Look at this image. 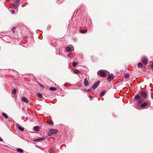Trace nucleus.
<instances>
[{
  "instance_id": "1",
  "label": "nucleus",
  "mask_w": 153,
  "mask_h": 153,
  "mask_svg": "<svg viewBox=\"0 0 153 153\" xmlns=\"http://www.w3.org/2000/svg\"><path fill=\"white\" fill-rule=\"evenodd\" d=\"M97 74L100 75L101 77H105L106 76V74L105 72L102 70H100L97 72Z\"/></svg>"
},
{
  "instance_id": "2",
  "label": "nucleus",
  "mask_w": 153,
  "mask_h": 153,
  "mask_svg": "<svg viewBox=\"0 0 153 153\" xmlns=\"http://www.w3.org/2000/svg\"><path fill=\"white\" fill-rule=\"evenodd\" d=\"M140 94L144 98H146L147 97V93L144 91H141L140 92Z\"/></svg>"
},
{
  "instance_id": "3",
  "label": "nucleus",
  "mask_w": 153,
  "mask_h": 153,
  "mask_svg": "<svg viewBox=\"0 0 153 153\" xmlns=\"http://www.w3.org/2000/svg\"><path fill=\"white\" fill-rule=\"evenodd\" d=\"M57 130L56 129H51L49 132V135H51L52 134H55L57 132Z\"/></svg>"
},
{
  "instance_id": "4",
  "label": "nucleus",
  "mask_w": 153,
  "mask_h": 153,
  "mask_svg": "<svg viewBox=\"0 0 153 153\" xmlns=\"http://www.w3.org/2000/svg\"><path fill=\"white\" fill-rule=\"evenodd\" d=\"M21 100L22 101L27 103L29 102V101L27 98L25 97H22L21 98Z\"/></svg>"
},
{
  "instance_id": "5",
  "label": "nucleus",
  "mask_w": 153,
  "mask_h": 153,
  "mask_svg": "<svg viewBox=\"0 0 153 153\" xmlns=\"http://www.w3.org/2000/svg\"><path fill=\"white\" fill-rule=\"evenodd\" d=\"M45 138H46V137H42L40 138L39 139H34L33 140V141H35V142H39L41 140H44L45 139Z\"/></svg>"
},
{
  "instance_id": "6",
  "label": "nucleus",
  "mask_w": 153,
  "mask_h": 153,
  "mask_svg": "<svg viewBox=\"0 0 153 153\" xmlns=\"http://www.w3.org/2000/svg\"><path fill=\"white\" fill-rule=\"evenodd\" d=\"M100 83V81H99L96 83L95 84H94L93 87V89H96L97 86H98V85H99Z\"/></svg>"
},
{
  "instance_id": "7",
  "label": "nucleus",
  "mask_w": 153,
  "mask_h": 153,
  "mask_svg": "<svg viewBox=\"0 0 153 153\" xmlns=\"http://www.w3.org/2000/svg\"><path fill=\"white\" fill-rule=\"evenodd\" d=\"M19 2H15L13 4V6L14 7V8L15 9H16L17 8V7L19 6Z\"/></svg>"
},
{
  "instance_id": "8",
  "label": "nucleus",
  "mask_w": 153,
  "mask_h": 153,
  "mask_svg": "<svg viewBox=\"0 0 153 153\" xmlns=\"http://www.w3.org/2000/svg\"><path fill=\"white\" fill-rule=\"evenodd\" d=\"M149 103L148 102H145L144 103H142L141 105V107H145L146 106L148 105Z\"/></svg>"
},
{
  "instance_id": "9",
  "label": "nucleus",
  "mask_w": 153,
  "mask_h": 153,
  "mask_svg": "<svg viewBox=\"0 0 153 153\" xmlns=\"http://www.w3.org/2000/svg\"><path fill=\"white\" fill-rule=\"evenodd\" d=\"M142 61L144 64H146L147 63V60L145 58H143L142 59Z\"/></svg>"
},
{
  "instance_id": "10",
  "label": "nucleus",
  "mask_w": 153,
  "mask_h": 153,
  "mask_svg": "<svg viewBox=\"0 0 153 153\" xmlns=\"http://www.w3.org/2000/svg\"><path fill=\"white\" fill-rule=\"evenodd\" d=\"M113 79V77L111 75H109L107 79L109 82H111Z\"/></svg>"
},
{
  "instance_id": "11",
  "label": "nucleus",
  "mask_w": 153,
  "mask_h": 153,
  "mask_svg": "<svg viewBox=\"0 0 153 153\" xmlns=\"http://www.w3.org/2000/svg\"><path fill=\"white\" fill-rule=\"evenodd\" d=\"M84 85L85 86H87L88 85L89 83L87 81V79L85 78L84 80Z\"/></svg>"
},
{
  "instance_id": "12",
  "label": "nucleus",
  "mask_w": 153,
  "mask_h": 153,
  "mask_svg": "<svg viewBox=\"0 0 153 153\" xmlns=\"http://www.w3.org/2000/svg\"><path fill=\"white\" fill-rule=\"evenodd\" d=\"M138 67L140 68H142L143 67V65L141 62H139L137 64Z\"/></svg>"
},
{
  "instance_id": "13",
  "label": "nucleus",
  "mask_w": 153,
  "mask_h": 153,
  "mask_svg": "<svg viewBox=\"0 0 153 153\" xmlns=\"http://www.w3.org/2000/svg\"><path fill=\"white\" fill-rule=\"evenodd\" d=\"M33 129L34 131H39V127L38 126H36L33 128Z\"/></svg>"
},
{
  "instance_id": "14",
  "label": "nucleus",
  "mask_w": 153,
  "mask_h": 153,
  "mask_svg": "<svg viewBox=\"0 0 153 153\" xmlns=\"http://www.w3.org/2000/svg\"><path fill=\"white\" fill-rule=\"evenodd\" d=\"M47 123L48 124L51 125L53 124V122L51 120H48L47 121Z\"/></svg>"
},
{
  "instance_id": "15",
  "label": "nucleus",
  "mask_w": 153,
  "mask_h": 153,
  "mask_svg": "<svg viewBox=\"0 0 153 153\" xmlns=\"http://www.w3.org/2000/svg\"><path fill=\"white\" fill-rule=\"evenodd\" d=\"M66 50V51L68 52H71L72 51L71 48L69 47H67Z\"/></svg>"
},
{
  "instance_id": "16",
  "label": "nucleus",
  "mask_w": 153,
  "mask_h": 153,
  "mask_svg": "<svg viewBox=\"0 0 153 153\" xmlns=\"http://www.w3.org/2000/svg\"><path fill=\"white\" fill-rule=\"evenodd\" d=\"M141 98V97L140 95H137L135 97V98L136 100H137L140 99Z\"/></svg>"
},
{
  "instance_id": "17",
  "label": "nucleus",
  "mask_w": 153,
  "mask_h": 153,
  "mask_svg": "<svg viewBox=\"0 0 153 153\" xmlns=\"http://www.w3.org/2000/svg\"><path fill=\"white\" fill-rule=\"evenodd\" d=\"M73 72L75 74H78L80 73V71L77 69H75L73 70Z\"/></svg>"
},
{
  "instance_id": "18",
  "label": "nucleus",
  "mask_w": 153,
  "mask_h": 153,
  "mask_svg": "<svg viewBox=\"0 0 153 153\" xmlns=\"http://www.w3.org/2000/svg\"><path fill=\"white\" fill-rule=\"evenodd\" d=\"M17 151L20 153H23V150L20 149H17Z\"/></svg>"
},
{
  "instance_id": "19",
  "label": "nucleus",
  "mask_w": 153,
  "mask_h": 153,
  "mask_svg": "<svg viewBox=\"0 0 153 153\" xmlns=\"http://www.w3.org/2000/svg\"><path fill=\"white\" fill-rule=\"evenodd\" d=\"M38 97L39 98H42L43 97V96L41 94L39 93L37 94Z\"/></svg>"
},
{
  "instance_id": "20",
  "label": "nucleus",
  "mask_w": 153,
  "mask_h": 153,
  "mask_svg": "<svg viewBox=\"0 0 153 153\" xmlns=\"http://www.w3.org/2000/svg\"><path fill=\"white\" fill-rule=\"evenodd\" d=\"M50 90L51 91H55L57 89L54 87H51L50 88Z\"/></svg>"
},
{
  "instance_id": "21",
  "label": "nucleus",
  "mask_w": 153,
  "mask_h": 153,
  "mask_svg": "<svg viewBox=\"0 0 153 153\" xmlns=\"http://www.w3.org/2000/svg\"><path fill=\"white\" fill-rule=\"evenodd\" d=\"M105 94V91H102L100 94V96L101 97L103 96Z\"/></svg>"
},
{
  "instance_id": "22",
  "label": "nucleus",
  "mask_w": 153,
  "mask_h": 153,
  "mask_svg": "<svg viewBox=\"0 0 153 153\" xmlns=\"http://www.w3.org/2000/svg\"><path fill=\"white\" fill-rule=\"evenodd\" d=\"M129 75L128 74H126L125 75V77L126 79H128L129 77Z\"/></svg>"
},
{
  "instance_id": "23",
  "label": "nucleus",
  "mask_w": 153,
  "mask_h": 153,
  "mask_svg": "<svg viewBox=\"0 0 153 153\" xmlns=\"http://www.w3.org/2000/svg\"><path fill=\"white\" fill-rule=\"evenodd\" d=\"M18 129L21 131H24V129L23 128H22L20 126H19L18 127Z\"/></svg>"
},
{
  "instance_id": "24",
  "label": "nucleus",
  "mask_w": 153,
  "mask_h": 153,
  "mask_svg": "<svg viewBox=\"0 0 153 153\" xmlns=\"http://www.w3.org/2000/svg\"><path fill=\"white\" fill-rule=\"evenodd\" d=\"M2 114L3 115V116H4L5 118H8V117L7 116L5 113H2Z\"/></svg>"
},
{
  "instance_id": "25",
  "label": "nucleus",
  "mask_w": 153,
  "mask_h": 153,
  "mask_svg": "<svg viewBox=\"0 0 153 153\" xmlns=\"http://www.w3.org/2000/svg\"><path fill=\"white\" fill-rule=\"evenodd\" d=\"M16 90L15 89H14L13 91H12V94L14 95L16 94Z\"/></svg>"
},
{
  "instance_id": "26",
  "label": "nucleus",
  "mask_w": 153,
  "mask_h": 153,
  "mask_svg": "<svg viewBox=\"0 0 153 153\" xmlns=\"http://www.w3.org/2000/svg\"><path fill=\"white\" fill-rule=\"evenodd\" d=\"M77 64L78 63H77L74 62L73 63V67H75Z\"/></svg>"
},
{
  "instance_id": "27",
  "label": "nucleus",
  "mask_w": 153,
  "mask_h": 153,
  "mask_svg": "<svg viewBox=\"0 0 153 153\" xmlns=\"http://www.w3.org/2000/svg\"><path fill=\"white\" fill-rule=\"evenodd\" d=\"M143 101V99H140L138 100V102L139 103H142Z\"/></svg>"
},
{
  "instance_id": "28",
  "label": "nucleus",
  "mask_w": 153,
  "mask_h": 153,
  "mask_svg": "<svg viewBox=\"0 0 153 153\" xmlns=\"http://www.w3.org/2000/svg\"><path fill=\"white\" fill-rule=\"evenodd\" d=\"M80 32L81 33H85L87 32V31L85 30H82L80 31Z\"/></svg>"
},
{
  "instance_id": "29",
  "label": "nucleus",
  "mask_w": 153,
  "mask_h": 153,
  "mask_svg": "<svg viewBox=\"0 0 153 153\" xmlns=\"http://www.w3.org/2000/svg\"><path fill=\"white\" fill-rule=\"evenodd\" d=\"M12 30H13V33H14L15 32V27H14L12 29Z\"/></svg>"
},
{
  "instance_id": "30",
  "label": "nucleus",
  "mask_w": 153,
  "mask_h": 153,
  "mask_svg": "<svg viewBox=\"0 0 153 153\" xmlns=\"http://www.w3.org/2000/svg\"><path fill=\"white\" fill-rule=\"evenodd\" d=\"M71 54V53H69L67 55V56L68 57H70Z\"/></svg>"
},
{
  "instance_id": "31",
  "label": "nucleus",
  "mask_w": 153,
  "mask_h": 153,
  "mask_svg": "<svg viewBox=\"0 0 153 153\" xmlns=\"http://www.w3.org/2000/svg\"><path fill=\"white\" fill-rule=\"evenodd\" d=\"M11 12L12 13L14 14L15 13V11L13 10H11Z\"/></svg>"
},
{
  "instance_id": "32",
  "label": "nucleus",
  "mask_w": 153,
  "mask_h": 153,
  "mask_svg": "<svg viewBox=\"0 0 153 153\" xmlns=\"http://www.w3.org/2000/svg\"><path fill=\"white\" fill-rule=\"evenodd\" d=\"M39 85L40 87H42V88H43L44 87L43 85L41 84H40L39 83Z\"/></svg>"
},
{
  "instance_id": "33",
  "label": "nucleus",
  "mask_w": 153,
  "mask_h": 153,
  "mask_svg": "<svg viewBox=\"0 0 153 153\" xmlns=\"http://www.w3.org/2000/svg\"><path fill=\"white\" fill-rule=\"evenodd\" d=\"M3 139L1 138L0 137V141H3Z\"/></svg>"
},
{
  "instance_id": "34",
  "label": "nucleus",
  "mask_w": 153,
  "mask_h": 153,
  "mask_svg": "<svg viewBox=\"0 0 153 153\" xmlns=\"http://www.w3.org/2000/svg\"><path fill=\"white\" fill-rule=\"evenodd\" d=\"M151 67L153 69V63L152 64Z\"/></svg>"
},
{
  "instance_id": "35",
  "label": "nucleus",
  "mask_w": 153,
  "mask_h": 153,
  "mask_svg": "<svg viewBox=\"0 0 153 153\" xmlns=\"http://www.w3.org/2000/svg\"><path fill=\"white\" fill-rule=\"evenodd\" d=\"M16 2H19V1H20V0H16Z\"/></svg>"
},
{
  "instance_id": "36",
  "label": "nucleus",
  "mask_w": 153,
  "mask_h": 153,
  "mask_svg": "<svg viewBox=\"0 0 153 153\" xmlns=\"http://www.w3.org/2000/svg\"><path fill=\"white\" fill-rule=\"evenodd\" d=\"M153 93H152V98L153 99Z\"/></svg>"
},
{
  "instance_id": "37",
  "label": "nucleus",
  "mask_w": 153,
  "mask_h": 153,
  "mask_svg": "<svg viewBox=\"0 0 153 153\" xmlns=\"http://www.w3.org/2000/svg\"><path fill=\"white\" fill-rule=\"evenodd\" d=\"M6 1H10V0H6Z\"/></svg>"
},
{
  "instance_id": "38",
  "label": "nucleus",
  "mask_w": 153,
  "mask_h": 153,
  "mask_svg": "<svg viewBox=\"0 0 153 153\" xmlns=\"http://www.w3.org/2000/svg\"><path fill=\"white\" fill-rule=\"evenodd\" d=\"M90 98H92V97H91V96H90Z\"/></svg>"
},
{
  "instance_id": "39",
  "label": "nucleus",
  "mask_w": 153,
  "mask_h": 153,
  "mask_svg": "<svg viewBox=\"0 0 153 153\" xmlns=\"http://www.w3.org/2000/svg\"><path fill=\"white\" fill-rule=\"evenodd\" d=\"M49 153H50V152H49Z\"/></svg>"
}]
</instances>
